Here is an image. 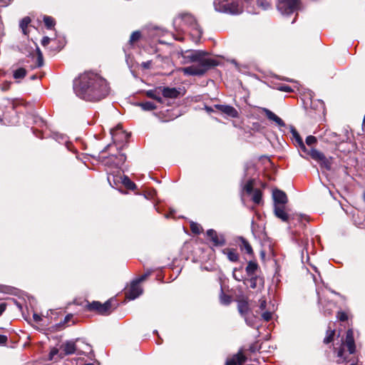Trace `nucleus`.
Listing matches in <instances>:
<instances>
[{"label":"nucleus","mask_w":365,"mask_h":365,"mask_svg":"<svg viewBox=\"0 0 365 365\" xmlns=\"http://www.w3.org/2000/svg\"><path fill=\"white\" fill-rule=\"evenodd\" d=\"M73 91L78 98L96 102L108 94L109 87L106 80L98 73L86 71L74 80Z\"/></svg>","instance_id":"1"},{"label":"nucleus","mask_w":365,"mask_h":365,"mask_svg":"<svg viewBox=\"0 0 365 365\" xmlns=\"http://www.w3.org/2000/svg\"><path fill=\"white\" fill-rule=\"evenodd\" d=\"M182 63H192L181 68L186 76H202L209 69L217 66V62L208 56V53L201 50H187L182 53Z\"/></svg>","instance_id":"2"},{"label":"nucleus","mask_w":365,"mask_h":365,"mask_svg":"<svg viewBox=\"0 0 365 365\" xmlns=\"http://www.w3.org/2000/svg\"><path fill=\"white\" fill-rule=\"evenodd\" d=\"M173 26L176 31H185L190 29L191 35L197 40L201 37L202 30L193 16L190 14H180L173 19Z\"/></svg>","instance_id":"3"},{"label":"nucleus","mask_w":365,"mask_h":365,"mask_svg":"<svg viewBox=\"0 0 365 365\" xmlns=\"http://www.w3.org/2000/svg\"><path fill=\"white\" fill-rule=\"evenodd\" d=\"M344 346L347 347L349 354H352L355 352L356 346L354 339V331L351 329L347 330L346 333L345 341L341 344V346L337 351L338 359L336 360V362L338 364L344 363L347 360V356L344 353Z\"/></svg>","instance_id":"4"},{"label":"nucleus","mask_w":365,"mask_h":365,"mask_svg":"<svg viewBox=\"0 0 365 365\" xmlns=\"http://www.w3.org/2000/svg\"><path fill=\"white\" fill-rule=\"evenodd\" d=\"M213 5L218 12L239 14L242 13V7L236 2L230 3L228 0H214Z\"/></svg>","instance_id":"5"},{"label":"nucleus","mask_w":365,"mask_h":365,"mask_svg":"<svg viewBox=\"0 0 365 365\" xmlns=\"http://www.w3.org/2000/svg\"><path fill=\"white\" fill-rule=\"evenodd\" d=\"M101 162L108 167L120 168L126 160V156L123 153L110 155L107 157L101 156Z\"/></svg>","instance_id":"6"},{"label":"nucleus","mask_w":365,"mask_h":365,"mask_svg":"<svg viewBox=\"0 0 365 365\" xmlns=\"http://www.w3.org/2000/svg\"><path fill=\"white\" fill-rule=\"evenodd\" d=\"M299 4L300 0H280L277 9L282 14L289 15L298 9Z\"/></svg>","instance_id":"7"},{"label":"nucleus","mask_w":365,"mask_h":365,"mask_svg":"<svg viewBox=\"0 0 365 365\" xmlns=\"http://www.w3.org/2000/svg\"><path fill=\"white\" fill-rule=\"evenodd\" d=\"M88 309L89 311H96L98 314L102 315H108L112 310L111 300H108L103 304L93 301L88 304Z\"/></svg>","instance_id":"8"},{"label":"nucleus","mask_w":365,"mask_h":365,"mask_svg":"<svg viewBox=\"0 0 365 365\" xmlns=\"http://www.w3.org/2000/svg\"><path fill=\"white\" fill-rule=\"evenodd\" d=\"M143 293V289L137 281H133L130 284V288L126 292V297L130 300H133L138 298Z\"/></svg>","instance_id":"9"},{"label":"nucleus","mask_w":365,"mask_h":365,"mask_svg":"<svg viewBox=\"0 0 365 365\" xmlns=\"http://www.w3.org/2000/svg\"><path fill=\"white\" fill-rule=\"evenodd\" d=\"M207 236L215 246H223L226 243L224 236L222 235H217V232L212 229L207 231Z\"/></svg>","instance_id":"10"},{"label":"nucleus","mask_w":365,"mask_h":365,"mask_svg":"<svg viewBox=\"0 0 365 365\" xmlns=\"http://www.w3.org/2000/svg\"><path fill=\"white\" fill-rule=\"evenodd\" d=\"M61 349L63 355H69L74 353H77L78 354V342L75 343L71 341H66L65 344L61 345ZM61 354H62V353Z\"/></svg>","instance_id":"11"},{"label":"nucleus","mask_w":365,"mask_h":365,"mask_svg":"<svg viewBox=\"0 0 365 365\" xmlns=\"http://www.w3.org/2000/svg\"><path fill=\"white\" fill-rule=\"evenodd\" d=\"M274 205H285L287 202V197L284 192L279 190H274L272 192Z\"/></svg>","instance_id":"12"},{"label":"nucleus","mask_w":365,"mask_h":365,"mask_svg":"<svg viewBox=\"0 0 365 365\" xmlns=\"http://www.w3.org/2000/svg\"><path fill=\"white\" fill-rule=\"evenodd\" d=\"M263 113L266 115L267 118L273 122H274L279 127H285V123L281 119L279 116H277L272 111L269 110L268 108H262Z\"/></svg>","instance_id":"13"},{"label":"nucleus","mask_w":365,"mask_h":365,"mask_svg":"<svg viewBox=\"0 0 365 365\" xmlns=\"http://www.w3.org/2000/svg\"><path fill=\"white\" fill-rule=\"evenodd\" d=\"M274 213L283 222H288L289 215L285 211L284 205H274Z\"/></svg>","instance_id":"14"},{"label":"nucleus","mask_w":365,"mask_h":365,"mask_svg":"<svg viewBox=\"0 0 365 365\" xmlns=\"http://www.w3.org/2000/svg\"><path fill=\"white\" fill-rule=\"evenodd\" d=\"M245 361L246 357L241 352H238L231 358L227 359L225 365H242Z\"/></svg>","instance_id":"15"},{"label":"nucleus","mask_w":365,"mask_h":365,"mask_svg":"<svg viewBox=\"0 0 365 365\" xmlns=\"http://www.w3.org/2000/svg\"><path fill=\"white\" fill-rule=\"evenodd\" d=\"M163 96L167 98H177L180 94V92L175 88L162 87L160 86Z\"/></svg>","instance_id":"16"},{"label":"nucleus","mask_w":365,"mask_h":365,"mask_svg":"<svg viewBox=\"0 0 365 365\" xmlns=\"http://www.w3.org/2000/svg\"><path fill=\"white\" fill-rule=\"evenodd\" d=\"M215 107L230 117L236 118L238 115L237 110L231 106L215 105Z\"/></svg>","instance_id":"17"},{"label":"nucleus","mask_w":365,"mask_h":365,"mask_svg":"<svg viewBox=\"0 0 365 365\" xmlns=\"http://www.w3.org/2000/svg\"><path fill=\"white\" fill-rule=\"evenodd\" d=\"M160 91L159 87H158L155 89L148 90L145 92L146 96H148L150 98L154 99L156 101H158L160 103H162L163 102V98L160 96Z\"/></svg>","instance_id":"18"},{"label":"nucleus","mask_w":365,"mask_h":365,"mask_svg":"<svg viewBox=\"0 0 365 365\" xmlns=\"http://www.w3.org/2000/svg\"><path fill=\"white\" fill-rule=\"evenodd\" d=\"M258 269V264L254 261H250L245 268L247 276H252L255 274L256 271Z\"/></svg>","instance_id":"19"},{"label":"nucleus","mask_w":365,"mask_h":365,"mask_svg":"<svg viewBox=\"0 0 365 365\" xmlns=\"http://www.w3.org/2000/svg\"><path fill=\"white\" fill-rule=\"evenodd\" d=\"M308 155L313 160H316L318 163L323 160L324 157L325 156L324 153L314 148L310 149L309 152L308 153Z\"/></svg>","instance_id":"20"},{"label":"nucleus","mask_w":365,"mask_h":365,"mask_svg":"<svg viewBox=\"0 0 365 365\" xmlns=\"http://www.w3.org/2000/svg\"><path fill=\"white\" fill-rule=\"evenodd\" d=\"M223 253L227 255L228 259L231 262H235L239 259V255L234 249L224 250Z\"/></svg>","instance_id":"21"},{"label":"nucleus","mask_w":365,"mask_h":365,"mask_svg":"<svg viewBox=\"0 0 365 365\" xmlns=\"http://www.w3.org/2000/svg\"><path fill=\"white\" fill-rule=\"evenodd\" d=\"M136 106L140 107L145 111H151L157 108L155 103L150 101L137 103Z\"/></svg>","instance_id":"22"},{"label":"nucleus","mask_w":365,"mask_h":365,"mask_svg":"<svg viewBox=\"0 0 365 365\" xmlns=\"http://www.w3.org/2000/svg\"><path fill=\"white\" fill-rule=\"evenodd\" d=\"M237 309H238L239 312L240 313V314L242 317H245V315L249 314L247 313L248 309H249V306H248V304L247 302H245V301L240 302L238 303Z\"/></svg>","instance_id":"23"},{"label":"nucleus","mask_w":365,"mask_h":365,"mask_svg":"<svg viewBox=\"0 0 365 365\" xmlns=\"http://www.w3.org/2000/svg\"><path fill=\"white\" fill-rule=\"evenodd\" d=\"M120 180H121V182L129 190H135L136 186H135V184L134 182H133L130 178L126 176V175H123V177H120Z\"/></svg>","instance_id":"24"},{"label":"nucleus","mask_w":365,"mask_h":365,"mask_svg":"<svg viewBox=\"0 0 365 365\" xmlns=\"http://www.w3.org/2000/svg\"><path fill=\"white\" fill-rule=\"evenodd\" d=\"M78 354H87L91 351V347L89 344L78 341Z\"/></svg>","instance_id":"25"},{"label":"nucleus","mask_w":365,"mask_h":365,"mask_svg":"<svg viewBox=\"0 0 365 365\" xmlns=\"http://www.w3.org/2000/svg\"><path fill=\"white\" fill-rule=\"evenodd\" d=\"M242 267H240L239 268H237V267L234 268L233 272H232V277L235 280H237L238 282H241V281L244 280L245 277L242 273Z\"/></svg>","instance_id":"26"},{"label":"nucleus","mask_w":365,"mask_h":365,"mask_svg":"<svg viewBox=\"0 0 365 365\" xmlns=\"http://www.w3.org/2000/svg\"><path fill=\"white\" fill-rule=\"evenodd\" d=\"M240 240L242 243L241 248L244 249L247 254L252 255L253 250L250 243L242 237H240Z\"/></svg>","instance_id":"27"},{"label":"nucleus","mask_w":365,"mask_h":365,"mask_svg":"<svg viewBox=\"0 0 365 365\" xmlns=\"http://www.w3.org/2000/svg\"><path fill=\"white\" fill-rule=\"evenodd\" d=\"M290 132L292 135V138L295 140L297 144L299 145L300 144H302L303 140L299 135V133L297 131V130L294 128L293 125L289 126Z\"/></svg>","instance_id":"28"},{"label":"nucleus","mask_w":365,"mask_h":365,"mask_svg":"<svg viewBox=\"0 0 365 365\" xmlns=\"http://www.w3.org/2000/svg\"><path fill=\"white\" fill-rule=\"evenodd\" d=\"M246 324L250 327H255L257 317L252 314H247L244 317Z\"/></svg>","instance_id":"29"},{"label":"nucleus","mask_w":365,"mask_h":365,"mask_svg":"<svg viewBox=\"0 0 365 365\" xmlns=\"http://www.w3.org/2000/svg\"><path fill=\"white\" fill-rule=\"evenodd\" d=\"M31 19L29 17L26 16L24 17L21 21H20L19 26L21 29L24 34H26V29L28 27V25L30 24Z\"/></svg>","instance_id":"30"},{"label":"nucleus","mask_w":365,"mask_h":365,"mask_svg":"<svg viewBox=\"0 0 365 365\" xmlns=\"http://www.w3.org/2000/svg\"><path fill=\"white\" fill-rule=\"evenodd\" d=\"M252 201L256 204H259L262 201V192L256 189L253 192Z\"/></svg>","instance_id":"31"},{"label":"nucleus","mask_w":365,"mask_h":365,"mask_svg":"<svg viewBox=\"0 0 365 365\" xmlns=\"http://www.w3.org/2000/svg\"><path fill=\"white\" fill-rule=\"evenodd\" d=\"M334 334H335V331L329 329L327 331V336L324 339V343L327 344H329L330 342H331L333 341Z\"/></svg>","instance_id":"32"},{"label":"nucleus","mask_w":365,"mask_h":365,"mask_svg":"<svg viewBox=\"0 0 365 365\" xmlns=\"http://www.w3.org/2000/svg\"><path fill=\"white\" fill-rule=\"evenodd\" d=\"M43 22L47 29H51L55 25L54 19L49 16H43Z\"/></svg>","instance_id":"33"},{"label":"nucleus","mask_w":365,"mask_h":365,"mask_svg":"<svg viewBox=\"0 0 365 365\" xmlns=\"http://www.w3.org/2000/svg\"><path fill=\"white\" fill-rule=\"evenodd\" d=\"M320 165L327 170H329L331 168V158L329 159L326 158V156L324 157V159L322 160L319 163Z\"/></svg>","instance_id":"34"},{"label":"nucleus","mask_w":365,"mask_h":365,"mask_svg":"<svg viewBox=\"0 0 365 365\" xmlns=\"http://www.w3.org/2000/svg\"><path fill=\"white\" fill-rule=\"evenodd\" d=\"M26 70L23 68H20L14 71V77L16 79L22 78L26 76Z\"/></svg>","instance_id":"35"},{"label":"nucleus","mask_w":365,"mask_h":365,"mask_svg":"<svg viewBox=\"0 0 365 365\" xmlns=\"http://www.w3.org/2000/svg\"><path fill=\"white\" fill-rule=\"evenodd\" d=\"M36 52H37L36 66L41 67L43 65V54H42V52L41 51L40 48L38 46H36Z\"/></svg>","instance_id":"36"},{"label":"nucleus","mask_w":365,"mask_h":365,"mask_svg":"<svg viewBox=\"0 0 365 365\" xmlns=\"http://www.w3.org/2000/svg\"><path fill=\"white\" fill-rule=\"evenodd\" d=\"M141 36L140 31H134L132 33L130 37L129 43L133 45L135 41H137Z\"/></svg>","instance_id":"37"},{"label":"nucleus","mask_w":365,"mask_h":365,"mask_svg":"<svg viewBox=\"0 0 365 365\" xmlns=\"http://www.w3.org/2000/svg\"><path fill=\"white\" fill-rule=\"evenodd\" d=\"M190 229L193 233L200 234L202 230V227L197 223L192 222L190 225Z\"/></svg>","instance_id":"38"},{"label":"nucleus","mask_w":365,"mask_h":365,"mask_svg":"<svg viewBox=\"0 0 365 365\" xmlns=\"http://www.w3.org/2000/svg\"><path fill=\"white\" fill-rule=\"evenodd\" d=\"M221 291H222V289H221ZM231 302V299H230V297L228 296V295H226L223 293V292H222L221 293V295H220V302L223 304H229Z\"/></svg>","instance_id":"39"},{"label":"nucleus","mask_w":365,"mask_h":365,"mask_svg":"<svg viewBox=\"0 0 365 365\" xmlns=\"http://www.w3.org/2000/svg\"><path fill=\"white\" fill-rule=\"evenodd\" d=\"M257 5L266 10L269 8L270 5L267 0H257Z\"/></svg>","instance_id":"40"},{"label":"nucleus","mask_w":365,"mask_h":365,"mask_svg":"<svg viewBox=\"0 0 365 365\" xmlns=\"http://www.w3.org/2000/svg\"><path fill=\"white\" fill-rule=\"evenodd\" d=\"M249 277H250L249 282L250 283V287L252 289H255L257 287V276L252 275V276H249Z\"/></svg>","instance_id":"41"},{"label":"nucleus","mask_w":365,"mask_h":365,"mask_svg":"<svg viewBox=\"0 0 365 365\" xmlns=\"http://www.w3.org/2000/svg\"><path fill=\"white\" fill-rule=\"evenodd\" d=\"M244 190L248 193L250 194L253 191V185L252 181L249 180L245 185Z\"/></svg>","instance_id":"42"},{"label":"nucleus","mask_w":365,"mask_h":365,"mask_svg":"<svg viewBox=\"0 0 365 365\" xmlns=\"http://www.w3.org/2000/svg\"><path fill=\"white\" fill-rule=\"evenodd\" d=\"M327 308L324 309V313L325 315H330L332 312V308L334 307V303L331 302H329L327 304Z\"/></svg>","instance_id":"43"},{"label":"nucleus","mask_w":365,"mask_h":365,"mask_svg":"<svg viewBox=\"0 0 365 365\" xmlns=\"http://www.w3.org/2000/svg\"><path fill=\"white\" fill-rule=\"evenodd\" d=\"M317 142V138L313 135H309L306 138V143L308 145H312Z\"/></svg>","instance_id":"44"},{"label":"nucleus","mask_w":365,"mask_h":365,"mask_svg":"<svg viewBox=\"0 0 365 365\" xmlns=\"http://www.w3.org/2000/svg\"><path fill=\"white\" fill-rule=\"evenodd\" d=\"M272 314L270 312H264L262 314V319L266 322L269 321L272 319Z\"/></svg>","instance_id":"45"},{"label":"nucleus","mask_w":365,"mask_h":365,"mask_svg":"<svg viewBox=\"0 0 365 365\" xmlns=\"http://www.w3.org/2000/svg\"><path fill=\"white\" fill-rule=\"evenodd\" d=\"M338 318L340 321L344 322V321L347 320L348 317L345 312H338Z\"/></svg>","instance_id":"46"},{"label":"nucleus","mask_w":365,"mask_h":365,"mask_svg":"<svg viewBox=\"0 0 365 365\" xmlns=\"http://www.w3.org/2000/svg\"><path fill=\"white\" fill-rule=\"evenodd\" d=\"M259 309L260 310H264L266 308V306H267L266 299H264V298H261V299H259Z\"/></svg>","instance_id":"47"},{"label":"nucleus","mask_w":365,"mask_h":365,"mask_svg":"<svg viewBox=\"0 0 365 365\" xmlns=\"http://www.w3.org/2000/svg\"><path fill=\"white\" fill-rule=\"evenodd\" d=\"M278 89L281 91H284V92H291L292 91L291 87L289 86H287V85L281 86L279 87Z\"/></svg>","instance_id":"48"},{"label":"nucleus","mask_w":365,"mask_h":365,"mask_svg":"<svg viewBox=\"0 0 365 365\" xmlns=\"http://www.w3.org/2000/svg\"><path fill=\"white\" fill-rule=\"evenodd\" d=\"M51 41V38L48 36H44L41 40V44L43 46H47Z\"/></svg>","instance_id":"49"},{"label":"nucleus","mask_w":365,"mask_h":365,"mask_svg":"<svg viewBox=\"0 0 365 365\" xmlns=\"http://www.w3.org/2000/svg\"><path fill=\"white\" fill-rule=\"evenodd\" d=\"M298 146L300 148L301 150H302L303 153H306V154H307V155H308V153L309 152V150H308V149L306 148V146H305V145H304V142L302 143V144H300V145H299Z\"/></svg>","instance_id":"50"},{"label":"nucleus","mask_w":365,"mask_h":365,"mask_svg":"<svg viewBox=\"0 0 365 365\" xmlns=\"http://www.w3.org/2000/svg\"><path fill=\"white\" fill-rule=\"evenodd\" d=\"M148 275H149V273H146V274H145L142 275L141 277H140L139 278H138V279H135L134 281H137V282H138V283H139V284H140V282H142L143 281H144V280L147 278V277H148Z\"/></svg>","instance_id":"51"},{"label":"nucleus","mask_w":365,"mask_h":365,"mask_svg":"<svg viewBox=\"0 0 365 365\" xmlns=\"http://www.w3.org/2000/svg\"><path fill=\"white\" fill-rule=\"evenodd\" d=\"M148 275H149V273H146V274H145L142 275L141 277H140L139 278H138V279H135L134 281H137V282H138V283H139V284H140V282H142L143 281H144V280L147 278V277H148Z\"/></svg>","instance_id":"52"},{"label":"nucleus","mask_w":365,"mask_h":365,"mask_svg":"<svg viewBox=\"0 0 365 365\" xmlns=\"http://www.w3.org/2000/svg\"><path fill=\"white\" fill-rule=\"evenodd\" d=\"M7 307L6 303L2 302L0 303V316L4 313V312L6 310Z\"/></svg>","instance_id":"53"},{"label":"nucleus","mask_w":365,"mask_h":365,"mask_svg":"<svg viewBox=\"0 0 365 365\" xmlns=\"http://www.w3.org/2000/svg\"><path fill=\"white\" fill-rule=\"evenodd\" d=\"M141 66H142L143 68H144L145 69H148V68H150V67L151 66V61H148L143 62L141 63Z\"/></svg>","instance_id":"54"},{"label":"nucleus","mask_w":365,"mask_h":365,"mask_svg":"<svg viewBox=\"0 0 365 365\" xmlns=\"http://www.w3.org/2000/svg\"><path fill=\"white\" fill-rule=\"evenodd\" d=\"M7 336L0 334V344H5L7 341Z\"/></svg>","instance_id":"55"},{"label":"nucleus","mask_w":365,"mask_h":365,"mask_svg":"<svg viewBox=\"0 0 365 365\" xmlns=\"http://www.w3.org/2000/svg\"><path fill=\"white\" fill-rule=\"evenodd\" d=\"M33 319H34V322H36L37 323L41 320V317L36 313H34Z\"/></svg>","instance_id":"56"},{"label":"nucleus","mask_w":365,"mask_h":365,"mask_svg":"<svg viewBox=\"0 0 365 365\" xmlns=\"http://www.w3.org/2000/svg\"><path fill=\"white\" fill-rule=\"evenodd\" d=\"M9 292V288L5 286L0 285V292L6 293Z\"/></svg>","instance_id":"57"},{"label":"nucleus","mask_w":365,"mask_h":365,"mask_svg":"<svg viewBox=\"0 0 365 365\" xmlns=\"http://www.w3.org/2000/svg\"><path fill=\"white\" fill-rule=\"evenodd\" d=\"M72 317H73L72 314L66 315L64 318L63 324L68 323L69 322V320L71 319V318H72Z\"/></svg>","instance_id":"58"},{"label":"nucleus","mask_w":365,"mask_h":365,"mask_svg":"<svg viewBox=\"0 0 365 365\" xmlns=\"http://www.w3.org/2000/svg\"><path fill=\"white\" fill-rule=\"evenodd\" d=\"M58 349H53V350L51 351V353H50L51 359H52V358H53V356L54 355L57 354H58Z\"/></svg>","instance_id":"59"},{"label":"nucleus","mask_w":365,"mask_h":365,"mask_svg":"<svg viewBox=\"0 0 365 365\" xmlns=\"http://www.w3.org/2000/svg\"><path fill=\"white\" fill-rule=\"evenodd\" d=\"M78 364H79V365H96L94 363H83L82 361H78Z\"/></svg>","instance_id":"60"},{"label":"nucleus","mask_w":365,"mask_h":365,"mask_svg":"<svg viewBox=\"0 0 365 365\" xmlns=\"http://www.w3.org/2000/svg\"><path fill=\"white\" fill-rule=\"evenodd\" d=\"M205 110L208 112V113H211L214 110L212 107H209V106H205Z\"/></svg>","instance_id":"61"},{"label":"nucleus","mask_w":365,"mask_h":365,"mask_svg":"<svg viewBox=\"0 0 365 365\" xmlns=\"http://www.w3.org/2000/svg\"><path fill=\"white\" fill-rule=\"evenodd\" d=\"M318 302H319V304H321V305H324V300L322 298L319 297V299H318Z\"/></svg>","instance_id":"62"},{"label":"nucleus","mask_w":365,"mask_h":365,"mask_svg":"<svg viewBox=\"0 0 365 365\" xmlns=\"http://www.w3.org/2000/svg\"><path fill=\"white\" fill-rule=\"evenodd\" d=\"M110 147V145H108L102 151L101 153L106 152L109 148Z\"/></svg>","instance_id":"63"},{"label":"nucleus","mask_w":365,"mask_h":365,"mask_svg":"<svg viewBox=\"0 0 365 365\" xmlns=\"http://www.w3.org/2000/svg\"><path fill=\"white\" fill-rule=\"evenodd\" d=\"M362 127H363V129H365V115H364V118L363 120Z\"/></svg>","instance_id":"64"}]
</instances>
